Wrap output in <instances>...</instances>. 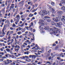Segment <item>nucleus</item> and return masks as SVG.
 I'll return each instance as SVG.
<instances>
[{
	"instance_id": "1",
	"label": "nucleus",
	"mask_w": 65,
	"mask_h": 65,
	"mask_svg": "<svg viewBox=\"0 0 65 65\" xmlns=\"http://www.w3.org/2000/svg\"><path fill=\"white\" fill-rule=\"evenodd\" d=\"M6 30V28L4 27L2 29V31L0 32V37H3L5 35V32H4V30Z\"/></svg>"
},
{
	"instance_id": "2",
	"label": "nucleus",
	"mask_w": 65,
	"mask_h": 65,
	"mask_svg": "<svg viewBox=\"0 0 65 65\" xmlns=\"http://www.w3.org/2000/svg\"><path fill=\"white\" fill-rule=\"evenodd\" d=\"M47 12L45 10H41L39 12L40 14L42 17H43L44 15V14H47Z\"/></svg>"
},
{
	"instance_id": "3",
	"label": "nucleus",
	"mask_w": 65,
	"mask_h": 65,
	"mask_svg": "<svg viewBox=\"0 0 65 65\" xmlns=\"http://www.w3.org/2000/svg\"><path fill=\"white\" fill-rule=\"evenodd\" d=\"M59 23H55V26L56 27H59V28H61V25H62L63 24L61 22H59Z\"/></svg>"
},
{
	"instance_id": "4",
	"label": "nucleus",
	"mask_w": 65,
	"mask_h": 65,
	"mask_svg": "<svg viewBox=\"0 0 65 65\" xmlns=\"http://www.w3.org/2000/svg\"><path fill=\"white\" fill-rule=\"evenodd\" d=\"M49 31H52V32H53V33L54 35H56V34H57V31L54 29H53L52 28H49Z\"/></svg>"
},
{
	"instance_id": "5",
	"label": "nucleus",
	"mask_w": 65,
	"mask_h": 65,
	"mask_svg": "<svg viewBox=\"0 0 65 65\" xmlns=\"http://www.w3.org/2000/svg\"><path fill=\"white\" fill-rule=\"evenodd\" d=\"M39 25H42V26L44 25V20H40L39 21Z\"/></svg>"
},
{
	"instance_id": "6",
	"label": "nucleus",
	"mask_w": 65,
	"mask_h": 65,
	"mask_svg": "<svg viewBox=\"0 0 65 65\" xmlns=\"http://www.w3.org/2000/svg\"><path fill=\"white\" fill-rule=\"evenodd\" d=\"M24 1H22L19 3L18 5L20 7H22L24 5Z\"/></svg>"
},
{
	"instance_id": "7",
	"label": "nucleus",
	"mask_w": 65,
	"mask_h": 65,
	"mask_svg": "<svg viewBox=\"0 0 65 65\" xmlns=\"http://www.w3.org/2000/svg\"><path fill=\"white\" fill-rule=\"evenodd\" d=\"M53 20L54 22H58V21H59V19H60L59 18L57 17H56V18H53Z\"/></svg>"
},
{
	"instance_id": "8",
	"label": "nucleus",
	"mask_w": 65,
	"mask_h": 65,
	"mask_svg": "<svg viewBox=\"0 0 65 65\" xmlns=\"http://www.w3.org/2000/svg\"><path fill=\"white\" fill-rule=\"evenodd\" d=\"M49 8H50V9L51 10L52 13H56V11L55 10H54V8H52V7H50Z\"/></svg>"
},
{
	"instance_id": "9",
	"label": "nucleus",
	"mask_w": 65,
	"mask_h": 65,
	"mask_svg": "<svg viewBox=\"0 0 65 65\" xmlns=\"http://www.w3.org/2000/svg\"><path fill=\"white\" fill-rule=\"evenodd\" d=\"M53 29H55L54 30H55V31H58V32H60V29H59V28H58L56 27H53Z\"/></svg>"
},
{
	"instance_id": "10",
	"label": "nucleus",
	"mask_w": 65,
	"mask_h": 65,
	"mask_svg": "<svg viewBox=\"0 0 65 65\" xmlns=\"http://www.w3.org/2000/svg\"><path fill=\"white\" fill-rule=\"evenodd\" d=\"M53 29H55L54 30H55V31H58V32H60V29H59V28H58L56 27H53Z\"/></svg>"
},
{
	"instance_id": "11",
	"label": "nucleus",
	"mask_w": 65,
	"mask_h": 65,
	"mask_svg": "<svg viewBox=\"0 0 65 65\" xmlns=\"http://www.w3.org/2000/svg\"><path fill=\"white\" fill-rule=\"evenodd\" d=\"M14 4H12L11 5V6H11L10 7V10H11V9H12V8H14Z\"/></svg>"
},
{
	"instance_id": "12",
	"label": "nucleus",
	"mask_w": 65,
	"mask_h": 65,
	"mask_svg": "<svg viewBox=\"0 0 65 65\" xmlns=\"http://www.w3.org/2000/svg\"><path fill=\"white\" fill-rule=\"evenodd\" d=\"M29 56L30 58H35V57H36V56L34 55H29Z\"/></svg>"
},
{
	"instance_id": "13",
	"label": "nucleus",
	"mask_w": 65,
	"mask_h": 65,
	"mask_svg": "<svg viewBox=\"0 0 65 65\" xmlns=\"http://www.w3.org/2000/svg\"><path fill=\"white\" fill-rule=\"evenodd\" d=\"M61 4H65V1H61V3H60V4H59V5H60V6H62V5Z\"/></svg>"
},
{
	"instance_id": "14",
	"label": "nucleus",
	"mask_w": 65,
	"mask_h": 65,
	"mask_svg": "<svg viewBox=\"0 0 65 65\" xmlns=\"http://www.w3.org/2000/svg\"><path fill=\"white\" fill-rule=\"evenodd\" d=\"M18 9L17 8L16 12L14 13V15H13V17H15V16L16 15V14H17V12H18Z\"/></svg>"
},
{
	"instance_id": "15",
	"label": "nucleus",
	"mask_w": 65,
	"mask_h": 65,
	"mask_svg": "<svg viewBox=\"0 0 65 65\" xmlns=\"http://www.w3.org/2000/svg\"><path fill=\"white\" fill-rule=\"evenodd\" d=\"M56 11L57 12V13H58V14H62V13H63L62 11H58V10H57Z\"/></svg>"
},
{
	"instance_id": "16",
	"label": "nucleus",
	"mask_w": 65,
	"mask_h": 65,
	"mask_svg": "<svg viewBox=\"0 0 65 65\" xmlns=\"http://www.w3.org/2000/svg\"><path fill=\"white\" fill-rule=\"evenodd\" d=\"M16 18L18 19V20H19V19H20V16L18 15L16 16Z\"/></svg>"
},
{
	"instance_id": "17",
	"label": "nucleus",
	"mask_w": 65,
	"mask_h": 65,
	"mask_svg": "<svg viewBox=\"0 0 65 65\" xmlns=\"http://www.w3.org/2000/svg\"><path fill=\"white\" fill-rule=\"evenodd\" d=\"M33 23L32 22L30 23V25L29 26V28H30L31 27H33Z\"/></svg>"
},
{
	"instance_id": "18",
	"label": "nucleus",
	"mask_w": 65,
	"mask_h": 65,
	"mask_svg": "<svg viewBox=\"0 0 65 65\" xmlns=\"http://www.w3.org/2000/svg\"><path fill=\"white\" fill-rule=\"evenodd\" d=\"M44 27V26H43L42 25H41L39 27V28L40 29V30H42L43 29V27Z\"/></svg>"
},
{
	"instance_id": "19",
	"label": "nucleus",
	"mask_w": 65,
	"mask_h": 65,
	"mask_svg": "<svg viewBox=\"0 0 65 65\" xmlns=\"http://www.w3.org/2000/svg\"><path fill=\"white\" fill-rule=\"evenodd\" d=\"M33 15H34V14H32V13H30L29 14L28 16L29 17H32Z\"/></svg>"
},
{
	"instance_id": "20",
	"label": "nucleus",
	"mask_w": 65,
	"mask_h": 65,
	"mask_svg": "<svg viewBox=\"0 0 65 65\" xmlns=\"http://www.w3.org/2000/svg\"><path fill=\"white\" fill-rule=\"evenodd\" d=\"M61 9L62 10H63L64 12H65V7L63 6L61 8Z\"/></svg>"
},
{
	"instance_id": "21",
	"label": "nucleus",
	"mask_w": 65,
	"mask_h": 65,
	"mask_svg": "<svg viewBox=\"0 0 65 65\" xmlns=\"http://www.w3.org/2000/svg\"><path fill=\"white\" fill-rule=\"evenodd\" d=\"M51 5H52V6H54L55 5V3L53 2H51Z\"/></svg>"
},
{
	"instance_id": "22",
	"label": "nucleus",
	"mask_w": 65,
	"mask_h": 65,
	"mask_svg": "<svg viewBox=\"0 0 65 65\" xmlns=\"http://www.w3.org/2000/svg\"><path fill=\"white\" fill-rule=\"evenodd\" d=\"M19 22V20H16L15 22V24H16V25H18V22Z\"/></svg>"
},
{
	"instance_id": "23",
	"label": "nucleus",
	"mask_w": 65,
	"mask_h": 65,
	"mask_svg": "<svg viewBox=\"0 0 65 65\" xmlns=\"http://www.w3.org/2000/svg\"><path fill=\"white\" fill-rule=\"evenodd\" d=\"M46 21L48 23H50L51 22V19H47L46 20Z\"/></svg>"
},
{
	"instance_id": "24",
	"label": "nucleus",
	"mask_w": 65,
	"mask_h": 65,
	"mask_svg": "<svg viewBox=\"0 0 65 65\" xmlns=\"http://www.w3.org/2000/svg\"><path fill=\"white\" fill-rule=\"evenodd\" d=\"M27 52H24V54H25L26 55H28L29 54V52L28 51H27Z\"/></svg>"
},
{
	"instance_id": "25",
	"label": "nucleus",
	"mask_w": 65,
	"mask_h": 65,
	"mask_svg": "<svg viewBox=\"0 0 65 65\" xmlns=\"http://www.w3.org/2000/svg\"><path fill=\"white\" fill-rule=\"evenodd\" d=\"M25 30H26V29L25 28H24L22 30V32H25Z\"/></svg>"
},
{
	"instance_id": "26",
	"label": "nucleus",
	"mask_w": 65,
	"mask_h": 65,
	"mask_svg": "<svg viewBox=\"0 0 65 65\" xmlns=\"http://www.w3.org/2000/svg\"><path fill=\"white\" fill-rule=\"evenodd\" d=\"M24 23H23L22 24L20 25L19 26L20 27H23V26H24Z\"/></svg>"
},
{
	"instance_id": "27",
	"label": "nucleus",
	"mask_w": 65,
	"mask_h": 65,
	"mask_svg": "<svg viewBox=\"0 0 65 65\" xmlns=\"http://www.w3.org/2000/svg\"><path fill=\"white\" fill-rule=\"evenodd\" d=\"M65 21V19L64 18H63L61 19V21H62V22H64V21Z\"/></svg>"
},
{
	"instance_id": "28",
	"label": "nucleus",
	"mask_w": 65,
	"mask_h": 65,
	"mask_svg": "<svg viewBox=\"0 0 65 65\" xmlns=\"http://www.w3.org/2000/svg\"><path fill=\"white\" fill-rule=\"evenodd\" d=\"M45 30H48L49 29V27H48V26H47L45 27Z\"/></svg>"
},
{
	"instance_id": "29",
	"label": "nucleus",
	"mask_w": 65,
	"mask_h": 65,
	"mask_svg": "<svg viewBox=\"0 0 65 65\" xmlns=\"http://www.w3.org/2000/svg\"><path fill=\"white\" fill-rule=\"evenodd\" d=\"M33 36H34V37H33L32 39L31 38V40H32V41H33L35 40V39H34V35H33Z\"/></svg>"
},
{
	"instance_id": "30",
	"label": "nucleus",
	"mask_w": 65,
	"mask_h": 65,
	"mask_svg": "<svg viewBox=\"0 0 65 65\" xmlns=\"http://www.w3.org/2000/svg\"><path fill=\"white\" fill-rule=\"evenodd\" d=\"M36 10H37V9H34L32 11V12H35V11H36Z\"/></svg>"
},
{
	"instance_id": "31",
	"label": "nucleus",
	"mask_w": 65,
	"mask_h": 65,
	"mask_svg": "<svg viewBox=\"0 0 65 65\" xmlns=\"http://www.w3.org/2000/svg\"><path fill=\"white\" fill-rule=\"evenodd\" d=\"M15 50V51H17V52H18L19 51V48H15L14 49Z\"/></svg>"
},
{
	"instance_id": "32",
	"label": "nucleus",
	"mask_w": 65,
	"mask_h": 65,
	"mask_svg": "<svg viewBox=\"0 0 65 65\" xmlns=\"http://www.w3.org/2000/svg\"><path fill=\"white\" fill-rule=\"evenodd\" d=\"M44 18L45 19H50V18L48 16H45Z\"/></svg>"
},
{
	"instance_id": "33",
	"label": "nucleus",
	"mask_w": 65,
	"mask_h": 65,
	"mask_svg": "<svg viewBox=\"0 0 65 65\" xmlns=\"http://www.w3.org/2000/svg\"><path fill=\"white\" fill-rule=\"evenodd\" d=\"M5 8H4L2 9V11H3V12H5Z\"/></svg>"
},
{
	"instance_id": "34",
	"label": "nucleus",
	"mask_w": 65,
	"mask_h": 65,
	"mask_svg": "<svg viewBox=\"0 0 65 65\" xmlns=\"http://www.w3.org/2000/svg\"><path fill=\"white\" fill-rule=\"evenodd\" d=\"M21 34H22V32L21 31H19L18 33V35H20Z\"/></svg>"
},
{
	"instance_id": "35",
	"label": "nucleus",
	"mask_w": 65,
	"mask_h": 65,
	"mask_svg": "<svg viewBox=\"0 0 65 65\" xmlns=\"http://www.w3.org/2000/svg\"><path fill=\"white\" fill-rule=\"evenodd\" d=\"M6 51H7L8 52H10V50H9V49L8 48L7 49H6Z\"/></svg>"
},
{
	"instance_id": "36",
	"label": "nucleus",
	"mask_w": 65,
	"mask_h": 65,
	"mask_svg": "<svg viewBox=\"0 0 65 65\" xmlns=\"http://www.w3.org/2000/svg\"><path fill=\"white\" fill-rule=\"evenodd\" d=\"M14 40H13V39H11V42H10V43H13V42Z\"/></svg>"
},
{
	"instance_id": "37",
	"label": "nucleus",
	"mask_w": 65,
	"mask_h": 65,
	"mask_svg": "<svg viewBox=\"0 0 65 65\" xmlns=\"http://www.w3.org/2000/svg\"><path fill=\"white\" fill-rule=\"evenodd\" d=\"M11 57H12V58H14V56L13 55H10Z\"/></svg>"
},
{
	"instance_id": "38",
	"label": "nucleus",
	"mask_w": 65,
	"mask_h": 65,
	"mask_svg": "<svg viewBox=\"0 0 65 65\" xmlns=\"http://www.w3.org/2000/svg\"><path fill=\"white\" fill-rule=\"evenodd\" d=\"M43 51H44V49H42V51H40V53H43Z\"/></svg>"
},
{
	"instance_id": "39",
	"label": "nucleus",
	"mask_w": 65,
	"mask_h": 65,
	"mask_svg": "<svg viewBox=\"0 0 65 65\" xmlns=\"http://www.w3.org/2000/svg\"><path fill=\"white\" fill-rule=\"evenodd\" d=\"M46 63L47 64H52V63H51L49 61H48Z\"/></svg>"
},
{
	"instance_id": "40",
	"label": "nucleus",
	"mask_w": 65,
	"mask_h": 65,
	"mask_svg": "<svg viewBox=\"0 0 65 65\" xmlns=\"http://www.w3.org/2000/svg\"><path fill=\"white\" fill-rule=\"evenodd\" d=\"M15 26H16L15 24H13L12 25V27H15Z\"/></svg>"
},
{
	"instance_id": "41",
	"label": "nucleus",
	"mask_w": 65,
	"mask_h": 65,
	"mask_svg": "<svg viewBox=\"0 0 65 65\" xmlns=\"http://www.w3.org/2000/svg\"><path fill=\"white\" fill-rule=\"evenodd\" d=\"M0 58H1V59H4V58L5 59H6V57H5V56H3L1 57Z\"/></svg>"
},
{
	"instance_id": "42",
	"label": "nucleus",
	"mask_w": 65,
	"mask_h": 65,
	"mask_svg": "<svg viewBox=\"0 0 65 65\" xmlns=\"http://www.w3.org/2000/svg\"><path fill=\"white\" fill-rule=\"evenodd\" d=\"M12 39H15V38H15V36H13L12 37Z\"/></svg>"
},
{
	"instance_id": "43",
	"label": "nucleus",
	"mask_w": 65,
	"mask_h": 65,
	"mask_svg": "<svg viewBox=\"0 0 65 65\" xmlns=\"http://www.w3.org/2000/svg\"><path fill=\"white\" fill-rule=\"evenodd\" d=\"M28 16V14H26L24 15V17H25V18H26Z\"/></svg>"
},
{
	"instance_id": "44",
	"label": "nucleus",
	"mask_w": 65,
	"mask_h": 65,
	"mask_svg": "<svg viewBox=\"0 0 65 65\" xmlns=\"http://www.w3.org/2000/svg\"><path fill=\"white\" fill-rule=\"evenodd\" d=\"M51 24H52V25H54L55 24V23L54 22H51Z\"/></svg>"
},
{
	"instance_id": "45",
	"label": "nucleus",
	"mask_w": 65,
	"mask_h": 65,
	"mask_svg": "<svg viewBox=\"0 0 65 65\" xmlns=\"http://www.w3.org/2000/svg\"><path fill=\"white\" fill-rule=\"evenodd\" d=\"M9 31H8L7 33L6 34V35L7 36L8 35V34H9Z\"/></svg>"
},
{
	"instance_id": "46",
	"label": "nucleus",
	"mask_w": 65,
	"mask_h": 65,
	"mask_svg": "<svg viewBox=\"0 0 65 65\" xmlns=\"http://www.w3.org/2000/svg\"><path fill=\"white\" fill-rule=\"evenodd\" d=\"M51 11H48V12L47 13H47H48V14H50V13H51Z\"/></svg>"
},
{
	"instance_id": "47",
	"label": "nucleus",
	"mask_w": 65,
	"mask_h": 65,
	"mask_svg": "<svg viewBox=\"0 0 65 65\" xmlns=\"http://www.w3.org/2000/svg\"><path fill=\"white\" fill-rule=\"evenodd\" d=\"M57 59L58 60H61V58L60 57H57Z\"/></svg>"
},
{
	"instance_id": "48",
	"label": "nucleus",
	"mask_w": 65,
	"mask_h": 65,
	"mask_svg": "<svg viewBox=\"0 0 65 65\" xmlns=\"http://www.w3.org/2000/svg\"><path fill=\"white\" fill-rule=\"evenodd\" d=\"M9 6H7V7L6 8V9H9Z\"/></svg>"
},
{
	"instance_id": "49",
	"label": "nucleus",
	"mask_w": 65,
	"mask_h": 65,
	"mask_svg": "<svg viewBox=\"0 0 65 65\" xmlns=\"http://www.w3.org/2000/svg\"><path fill=\"white\" fill-rule=\"evenodd\" d=\"M7 60L8 61V64H9L10 63V62L9 61V59H7Z\"/></svg>"
},
{
	"instance_id": "50",
	"label": "nucleus",
	"mask_w": 65,
	"mask_h": 65,
	"mask_svg": "<svg viewBox=\"0 0 65 65\" xmlns=\"http://www.w3.org/2000/svg\"><path fill=\"white\" fill-rule=\"evenodd\" d=\"M23 14V12H20V14L21 15H22V14Z\"/></svg>"
},
{
	"instance_id": "51",
	"label": "nucleus",
	"mask_w": 65,
	"mask_h": 65,
	"mask_svg": "<svg viewBox=\"0 0 65 65\" xmlns=\"http://www.w3.org/2000/svg\"><path fill=\"white\" fill-rule=\"evenodd\" d=\"M15 10H16V9H15V8L14 9L13 11V12H15Z\"/></svg>"
},
{
	"instance_id": "52",
	"label": "nucleus",
	"mask_w": 65,
	"mask_h": 65,
	"mask_svg": "<svg viewBox=\"0 0 65 65\" xmlns=\"http://www.w3.org/2000/svg\"><path fill=\"white\" fill-rule=\"evenodd\" d=\"M14 62H13L11 64L12 65H15V63Z\"/></svg>"
},
{
	"instance_id": "53",
	"label": "nucleus",
	"mask_w": 65,
	"mask_h": 65,
	"mask_svg": "<svg viewBox=\"0 0 65 65\" xmlns=\"http://www.w3.org/2000/svg\"><path fill=\"white\" fill-rule=\"evenodd\" d=\"M22 37H23V36L22 35H21L20 36H19L20 38H22Z\"/></svg>"
},
{
	"instance_id": "54",
	"label": "nucleus",
	"mask_w": 65,
	"mask_h": 65,
	"mask_svg": "<svg viewBox=\"0 0 65 65\" xmlns=\"http://www.w3.org/2000/svg\"><path fill=\"white\" fill-rule=\"evenodd\" d=\"M16 38L17 39H18L19 38V36L18 35H17V36H16Z\"/></svg>"
},
{
	"instance_id": "55",
	"label": "nucleus",
	"mask_w": 65,
	"mask_h": 65,
	"mask_svg": "<svg viewBox=\"0 0 65 65\" xmlns=\"http://www.w3.org/2000/svg\"><path fill=\"white\" fill-rule=\"evenodd\" d=\"M41 62H38L37 63V64H41Z\"/></svg>"
},
{
	"instance_id": "56",
	"label": "nucleus",
	"mask_w": 65,
	"mask_h": 65,
	"mask_svg": "<svg viewBox=\"0 0 65 65\" xmlns=\"http://www.w3.org/2000/svg\"><path fill=\"white\" fill-rule=\"evenodd\" d=\"M51 16L54 17L55 16V15L54 14H52L51 15Z\"/></svg>"
},
{
	"instance_id": "57",
	"label": "nucleus",
	"mask_w": 65,
	"mask_h": 65,
	"mask_svg": "<svg viewBox=\"0 0 65 65\" xmlns=\"http://www.w3.org/2000/svg\"><path fill=\"white\" fill-rule=\"evenodd\" d=\"M17 48H20V46L17 45Z\"/></svg>"
},
{
	"instance_id": "58",
	"label": "nucleus",
	"mask_w": 65,
	"mask_h": 65,
	"mask_svg": "<svg viewBox=\"0 0 65 65\" xmlns=\"http://www.w3.org/2000/svg\"><path fill=\"white\" fill-rule=\"evenodd\" d=\"M18 6L16 5L14 7V8H18Z\"/></svg>"
},
{
	"instance_id": "59",
	"label": "nucleus",
	"mask_w": 65,
	"mask_h": 65,
	"mask_svg": "<svg viewBox=\"0 0 65 65\" xmlns=\"http://www.w3.org/2000/svg\"><path fill=\"white\" fill-rule=\"evenodd\" d=\"M8 55H9V54H7L6 55V57H8Z\"/></svg>"
},
{
	"instance_id": "60",
	"label": "nucleus",
	"mask_w": 65,
	"mask_h": 65,
	"mask_svg": "<svg viewBox=\"0 0 65 65\" xmlns=\"http://www.w3.org/2000/svg\"><path fill=\"white\" fill-rule=\"evenodd\" d=\"M21 17L22 18H24V15H21Z\"/></svg>"
},
{
	"instance_id": "61",
	"label": "nucleus",
	"mask_w": 65,
	"mask_h": 65,
	"mask_svg": "<svg viewBox=\"0 0 65 65\" xmlns=\"http://www.w3.org/2000/svg\"><path fill=\"white\" fill-rule=\"evenodd\" d=\"M21 20L22 21H24V20H25V19L24 18H22V19Z\"/></svg>"
},
{
	"instance_id": "62",
	"label": "nucleus",
	"mask_w": 65,
	"mask_h": 65,
	"mask_svg": "<svg viewBox=\"0 0 65 65\" xmlns=\"http://www.w3.org/2000/svg\"><path fill=\"white\" fill-rule=\"evenodd\" d=\"M36 31V30L35 29H33V32H35Z\"/></svg>"
},
{
	"instance_id": "63",
	"label": "nucleus",
	"mask_w": 65,
	"mask_h": 65,
	"mask_svg": "<svg viewBox=\"0 0 65 65\" xmlns=\"http://www.w3.org/2000/svg\"><path fill=\"white\" fill-rule=\"evenodd\" d=\"M56 44H53V46H56Z\"/></svg>"
},
{
	"instance_id": "64",
	"label": "nucleus",
	"mask_w": 65,
	"mask_h": 65,
	"mask_svg": "<svg viewBox=\"0 0 65 65\" xmlns=\"http://www.w3.org/2000/svg\"><path fill=\"white\" fill-rule=\"evenodd\" d=\"M26 19L27 20H30V18H26Z\"/></svg>"
}]
</instances>
